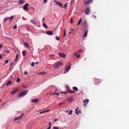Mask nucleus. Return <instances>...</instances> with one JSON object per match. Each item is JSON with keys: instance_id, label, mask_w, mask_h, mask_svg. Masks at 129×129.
I'll return each instance as SVG.
<instances>
[{"instance_id": "obj_1", "label": "nucleus", "mask_w": 129, "mask_h": 129, "mask_svg": "<svg viewBox=\"0 0 129 129\" xmlns=\"http://www.w3.org/2000/svg\"><path fill=\"white\" fill-rule=\"evenodd\" d=\"M62 66V63L61 61L56 62L54 64V69H57Z\"/></svg>"}, {"instance_id": "obj_2", "label": "nucleus", "mask_w": 129, "mask_h": 129, "mask_svg": "<svg viewBox=\"0 0 129 129\" xmlns=\"http://www.w3.org/2000/svg\"><path fill=\"white\" fill-rule=\"evenodd\" d=\"M28 91L27 90H25L22 92L20 94L18 95V96L19 98L20 97H23L27 93Z\"/></svg>"}, {"instance_id": "obj_3", "label": "nucleus", "mask_w": 129, "mask_h": 129, "mask_svg": "<svg viewBox=\"0 0 129 129\" xmlns=\"http://www.w3.org/2000/svg\"><path fill=\"white\" fill-rule=\"evenodd\" d=\"M93 0H88L87 1H85L84 2V4L85 5L87 4H89L92 2Z\"/></svg>"}, {"instance_id": "obj_4", "label": "nucleus", "mask_w": 129, "mask_h": 129, "mask_svg": "<svg viewBox=\"0 0 129 129\" xmlns=\"http://www.w3.org/2000/svg\"><path fill=\"white\" fill-rule=\"evenodd\" d=\"M89 101L88 99H86L83 101V103H84L83 106L84 107H86Z\"/></svg>"}, {"instance_id": "obj_5", "label": "nucleus", "mask_w": 129, "mask_h": 129, "mask_svg": "<svg viewBox=\"0 0 129 129\" xmlns=\"http://www.w3.org/2000/svg\"><path fill=\"white\" fill-rule=\"evenodd\" d=\"M90 11V9L89 7H87V8L85 9V14L86 15H87L89 14Z\"/></svg>"}, {"instance_id": "obj_6", "label": "nucleus", "mask_w": 129, "mask_h": 129, "mask_svg": "<svg viewBox=\"0 0 129 129\" xmlns=\"http://www.w3.org/2000/svg\"><path fill=\"white\" fill-rule=\"evenodd\" d=\"M29 6V4L28 3L26 4L23 7V9L25 10H28V7Z\"/></svg>"}, {"instance_id": "obj_7", "label": "nucleus", "mask_w": 129, "mask_h": 129, "mask_svg": "<svg viewBox=\"0 0 129 129\" xmlns=\"http://www.w3.org/2000/svg\"><path fill=\"white\" fill-rule=\"evenodd\" d=\"M81 24L82 25L84 26V28H86L87 27L86 21L85 20H84Z\"/></svg>"}, {"instance_id": "obj_8", "label": "nucleus", "mask_w": 129, "mask_h": 129, "mask_svg": "<svg viewBox=\"0 0 129 129\" xmlns=\"http://www.w3.org/2000/svg\"><path fill=\"white\" fill-rule=\"evenodd\" d=\"M58 55L60 57L62 58H64L66 56V55L65 54L61 52H59L58 53Z\"/></svg>"}, {"instance_id": "obj_9", "label": "nucleus", "mask_w": 129, "mask_h": 129, "mask_svg": "<svg viewBox=\"0 0 129 129\" xmlns=\"http://www.w3.org/2000/svg\"><path fill=\"white\" fill-rule=\"evenodd\" d=\"M24 114L23 113L22 114V115H21L19 116L18 117H16L15 118V120H19L21 119V118L22 117Z\"/></svg>"}, {"instance_id": "obj_10", "label": "nucleus", "mask_w": 129, "mask_h": 129, "mask_svg": "<svg viewBox=\"0 0 129 129\" xmlns=\"http://www.w3.org/2000/svg\"><path fill=\"white\" fill-rule=\"evenodd\" d=\"M53 32L51 31H48L46 32L47 34L50 35H52L53 34Z\"/></svg>"}, {"instance_id": "obj_11", "label": "nucleus", "mask_w": 129, "mask_h": 129, "mask_svg": "<svg viewBox=\"0 0 129 129\" xmlns=\"http://www.w3.org/2000/svg\"><path fill=\"white\" fill-rule=\"evenodd\" d=\"M30 22L34 24H35L36 23V22L35 19H32L30 20Z\"/></svg>"}, {"instance_id": "obj_12", "label": "nucleus", "mask_w": 129, "mask_h": 129, "mask_svg": "<svg viewBox=\"0 0 129 129\" xmlns=\"http://www.w3.org/2000/svg\"><path fill=\"white\" fill-rule=\"evenodd\" d=\"M24 2V0H19L18 3L19 4H22Z\"/></svg>"}, {"instance_id": "obj_13", "label": "nucleus", "mask_w": 129, "mask_h": 129, "mask_svg": "<svg viewBox=\"0 0 129 129\" xmlns=\"http://www.w3.org/2000/svg\"><path fill=\"white\" fill-rule=\"evenodd\" d=\"M56 3L59 6H60L62 7V5L61 3L59 2H58L57 1L56 2Z\"/></svg>"}, {"instance_id": "obj_14", "label": "nucleus", "mask_w": 129, "mask_h": 129, "mask_svg": "<svg viewBox=\"0 0 129 129\" xmlns=\"http://www.w3.org/2000/svg\"><path fill=\"white\" fill-rule=\"evenodd\" d=\"M31 101L34 102H37L38 101V99H34L32 100Z\"/></svg>"}, {"instance_id": "obj_15", "label": "nucleus", "mask_w": 129, "mask_h": 129, "mask_svg": "<svg viewBox=\"0 0 129 129\" xmlns=\"http://www.w3.org/2000/svg\"><path fill=\"white\" fill-rule=\"evenodd\" d=\"M70 66H68L67 67L66 69V71L67 72H68L70 69Z\"/></svg>"}, {"instance_id": "obj_16", "label": "nucleus", "mask_w": 129, "mask_h": 129, "mask_svg": "<svg viewBox=\"0 0 129 129\" xmlns=\"http://www.w3.org/2000/svg\"><path fill=\"white\" fill-rule=\"evenodd\" d=\"M67 100L71 102H72L73 100V98L72 97H71L69 98H67Z\"/></svg>"}, {"instance_id": "obj_17", "label": "nucleus", "mask_w": 129, "mask_h": 129, "mask_svg": "<svg viewBox=\"0 0 129 129\" xmlns=\"http://www.w3.org/2000/svg\"><path fill=\"white\" fill-rule=\"evenodd\" d=\"M24 45L25 47L27 48H28L29 47L28 44L26 42L24 43Z\"/></svg>"}, {"instance_id": "obj_18", "label": "nucleus", "mask_w": 129, "mask_h": 129, "mask_svg": "<svg viewBox=\"0 0 129 129\" xmlns=\"http://www.w3.org/2000/svg\"><path fill=\"white\" fill-rule=\"evenodd\" d=\"M75 113L76 114L78 115L80 113H81V111L80 110H77L76 111H75Z\"/></svg>"}, {"instance_id": "obj_19", "label": "nucleus", "mask_w": 129, "mask_h": 129, "mask_svg": "<svg viewBox=\"0 0 129 129\" xmlns=\"http://www.w3.org/2000/svg\"><path fill=\"white\" fill-rule=\"evenodd\" d=\"M25 53H27V52L26 51L23 50L22 51V53L23 55L24 56H25Z\"/></svg>"}, {"instance_id": "obj_20", "label": "nucleus", "mask_w": 129, "mask_h": 129, "mask_svg": "<svg viewBox=\"0 0 129 129\" xmlns=\"http://www.w3.org/2000/svg\"><path fill=\"white\" fill-rule=\"evenodd\" d=\"M68 92H70L71 93H74L75 91L73 90L68 91H67Z\"/></svg>"}, {"instance_id": "obj_21", "label": "nucleus", "mask_w": 129, "mask_h": 129, "mask_svg": "<svg viewBox=\"0 0 129 129\" xmlns=\"http://www.w3.org/2000/svg\"><path fill=\"white\" fill-rule=\"evenodd\" d=\"M46 74V72H40L39 73V74H42L43 75H45Z\"/></svg>"}, {"instance_id": "obj_22", "label": "nucleus", "mask_w": 129, "mask_h": 129, "mask_svg": "<svg viewBox=\"0 0 129 129\" xmlns=\"http://www.w3.org/2000/svg\"><path fill=\"white\" fill-rule=\"evenodd\" d=\"M73 89L75 91H77L78 90V88L76 87H73Z\"/></svg>"}, {"instance_id": "obj_23", "label": "nucleus", "mask_w": 129, "mask_h": 129, "mask_svg": "<svg viewBox=\"0 0 129 129\" xmlns=\"http://www.w3.org/2000/svg\"><path fill=\"white\" fill-rule=\"evenodd\" d=\"M49 111L48 110H46V111H42V112H40V114L43 113H45L47 112H48Z\"/></svg>"}, {"instance_id": "obj_24", "label": "nucleus", "mask_w": 129, "mask_h": 129, "mask_svg": "<svg viewBox=\"0 0 129 129\" xmlns=\"http://www.w3.org/2000/svg\"><path fill=\"white\" fill-rule=\"evenodd\" d=\"M12 83V81L11 80H9V81L7 82V84H6V85H8L10 84H11Z\"/></svg>"}, {"instance_id": "obj_25", "label": "nucleus", "mask_w": 129, "mask_h": 129, "mask_svg": "<svg viewBox=\"0 0 129 129\" xmlns=\"http://www.w3.org/2000/svg\"><path fill=\"white\" fill-rule=\"evenodd\" d=\"M17 90L16 89H15L13 91H12L11 92V94H13L16 93L17 91Z\"/></svg>"}, {"instance_id": "obj_26", "label": "nucleus", "mask_w": 129, "mask_h": 129, "mask_svg": "<svg viewBox=\"0 0 129 129\" xmlns=\"http://www.w3.org/2000/svg\"><path fill=\"white\" fill-rule=\"evenodd\" d=\"M87 30H86V31L85 34H84L83 37H85L86 36L87 34Z\"/></svg>"}, {"instance_id": "obj_27", "label": "nucleus", "mask_w": 129, "mask_h": 129, "mask_svg": "<svg viewBox=\"0 0 129 129\" xmlns=\"http://www.w3.org/2000/svg\"><path fill=\"white\" fill-rule=\"evenodd\" d=\"M82 19L81 18L80 19V20H79L78 21V24H77V25H78L81 22V21H82Z\"/></svg>"}, {"instance_id": "obj_28", "label": "nucleus", "mask_w": 129, "mask_h": 129, "mask_svg": "<svg viewBox=\"0 0 129 129\" xmlns=\"http://www.w3.org/2000/svg\"><path fill=\"white\" fill-rule=\"evenodd\" d=\"M43 25L45 28H48L46 24L45 23H43Z\"/></svg>"}, {"instance_id": "obj_29", "label": "nucleus", "mask_w": 129, "mask_h": 129, "mask_svg": "<svg viewBox=\"0 0 129 129\" xmlns=\"http://www.w3.org/2000/svg\"><path fill=\"white\" fill-rule=\"evenodd\" d=\"M72 111H73L72 110H70L69 113H68V114H72Z\"/></svg>"}, {"instance_id": "obj_30", "label": "nucleus", "mask_w": 129, "mask_h": 129, "mask_svg": "<svg viewBox=\"0 0 129 129\" xmlns=\"http://www.w3.org/2000/svg\"><path fill=\"white\" fill-rule=\"evenodd\" d=\"M66 35V29H64V37H65V35Z\"/></svg>"}, {"instance_id": "obj_31", "label": "nucleus", "mask_w": 129, "mask_h": 129, "mask_svg": "<svg viewBox=\"0 0 129 129\" xmlns=\"http://www.w3.org/2000/svg\"><path fill=\"white\" fill-rule=\"evenodd\" d=\"M64 102H61L60 103H59L58 104V105H59V106H61V105L63 104H64Z\"/></svg>"}, {"instance_id": "obj_32", "label": "nucleus", "mask_w": 129, "mask_h": 129, "mask_svg": "<svg viewBox=\"0 0 129 129\" xmlns=\"http://www.w3.org/2000/svg\"><path fill=\"white\" fill-rule=\"evenodd\" d=\"M18 58V54H17L16 55V56L15 59L14 61H15L17 60V59Z\"/></svg>"}, {"instance_id": "obj_33", "label": "nucleus", "mask_w": 129, "mask_h": 129, "mask_svg": "<svg viewBox=\"0 0 129 129\" xmlns=\"http://www.w3.org/2000/svg\"><path fill=\"white\" fill-rule=\"evenodd\" d=\"M31 66L33 67H34V62H32L31 64Z\"/></svg>"}, {"instance_id": "obj_34", "label": "nucleus", "mask_w": 129, "mask_h": 129, "mask_svg": "<svg viewBox=\"0 0 129 129\" xmlns=\"http://www.w3.org/2000/svg\"><path fill=\"white\" fill-rule=\"evenodd\" d=\"M68 5V4L67 3H66L64 5V7L65 8H66L67 7V6Z\"/></svg>"}, {"instance_id": "obj_35", "label": "nucleus", "mask_w": 129, "mask_h": 129, "mask_svg": "<svg viewBox=\"0 0 129 129\" xmlns=\"http://www.w3.org/2000/svg\"><path fill=\"white\" fill-rule=\"evenodd\" d=\"M17 26L16 25H15L13 27L14 29H16L17 28Z\"/></svg>"}, {"instance_id": "obj_36", "label": "nucleus", "mask_w": 129, "mask_h": 129, "mask_svg": "<svg viewBox=\"0 0 129 129\" xmlns=\"http://www.w3.org/2000/svg\"><path fill=\"white\" fill-rule=\"evenodd\" d=\"M20 81V79L19 78H18L16 80V82H18Z\"/></svg>"}, {"instance_id": "obj_37", "label": "nucleus", "mask_w": 129, "mask_h": 129, "mask_svg": "<svg viewBox=\"0 0 129 129\" xmlns=\"http://www.w3.org/2000/svg\"><path fill=\"white\" fill-rule=\"evenodd\" d=\"M95 84L96 85H97L99 84V82L98 81L96 82V81H95Z\"/></svg>"}, {"instance_id": "obj_38", "label": "nucleus", "mask_w": 129, "mask_h": 129, "mask_svg": "<svg viewBox=\"0 0 129 129\" xmlns=\"http://www.w3.org/2000/svg\"><path fill=\"white\" fill-rule=\"evenodd\" d=\"M9 18V17H8L6 18H4V21H5L6 20H7Z\"/></svg>"}, {"instance_id": "obj_39", "label": "nucleus", "mask_w": 129, "mask_h": 129, "mask_svg": "<svg viewBox=\"0 0 129 129\" xmlns=\"http://www.w3.org/2000/svg\"><path fill=\"white\" fill-rule=\"evenodd\" d=\"M53 129H59L58 127H53Z\"/></svg>"}, {"instance_id": "obj_40", "label": "nucleus", "mask_w": 129, "mask_h": 129, "mask_svg": "<svg viewBox=\"0 0 129 129\" xmlns=\"http://www.w3.org/2000/svg\"><path fill=\"white\" fill-rule=\"evenodd\" d=\"M55 39L56 40H59V38L57 36H56L55 37Z\"/></svg>"}, {"instance_id": "obj_41", "label": "nucleus", "mask_w": 129, "mask_h": 129, "mask_svg": "<svg viewBox=\"0 0 129 129\" xmlns=\"http://www.w3.org/2000/svg\"><path fill=\"white\" fill-rule=\"evenodd\" d=\"M8 62L9 60H6L5 61V63H8Z\"/></svg>"}, {"instance_id": "obj_42", "label": "nucleus", "mask_w": 129, "mask_h": 129, "mask_svg": "<svg viewBox=\"0 0 129 129\" xmlns=\"http://www.w3.org/2000/svg\"><path fill=\"white\" fill-rule=\"evenodd\" d=\"M24 74L25 75H27L28 74V73L26 71H25L24 72Z\"/></svg>"}, {"instance_id": "obj_43", "label": "nucleus", "mask_w": 129, "mask_h": 129, "mask_svg": "<svg viewBox=\"0 0 129 129\" xmlns=\"http://www.w3.org/2000/svg\"><path fill=\"white\" fill-rule=\"evenodd\" d=\"M3 48V46L2 45L0 44V49H1Z\"/></svg>"}, {"instance_id": "obj_44", "label": "nucleus", "mask_w": 129, "mask_h": 129, "mask_svg": "<svg viewBox=\"0 0 129 129\" xmlns=\"http://www.w3.org/2000/svg\"><path fill=\"white\" fill-rule=\"evenodd\" d=\"M61 93H63V94H67V92H61Z\"/></svg>"}, {"instance_id": "obj_45", "label": "nucleus", "mask_w": 129, "mask_h": 129, "mask_svg": "<svg viewBox=\"0 0 129 129\" xmlns=\"http://www.w3.org/2000/svg\"><path fill=\"white\" fill-rule=\"evenodd\" d=\"M49 127H51V123L50 122H49Z\"/></svg>"}, {"instance_id": "obj_46", "label": "nucleus", "mask_w": 129, "mask_h": 129, "mask_svg": "<svg viewBox=\"0 0 129 129\" xmlns=\"http://www.w3.org/2000/svg\"><path fill=\"white\" fill-rule=\"evenodd\" d=\"M13 17V16H11L10 17V19H12Z\"/></svg>"}, {"instance_id": "obj_47", "label": "nucleus", "mask_w": 129, "mask_h": 129, "mask_svg": "<svg viewBox=\"0 0 129 129\" xmlns=\"http://www.w3.org/2000/svg\"><path fill=\"white\" fill-rule=\"evenodd\" d=\"M47 0H44V3H46L47 2Z\"/></svg>"}, {"instance_id": "obj_48", "label": "nucleus", "mask_w": 129, "mask_h": 129, "mask_svg": "<svg viewBox=\"0 0 129 129\" xmlns=\"http://www.w3.org/2000/svg\"><path fill=\"white\" fill-rule=\"evenodd\" d=\"M58 120V119H56V118H55V120H54V122H56V121H57V120Z\"/></svg>"}, {"instance_id": "obj_49", "label": "nucleus", "mask_w": 129, "mask_h": 129, "mask_svg": "<svg viewBox=\"0 0 129 129\" xmlns=\"http://www.w3.org/2000/svg\"><path fill=\"white\" fill-rule=\"evenodd\" d=\"M53 94H57V95H59V93H53Z\"/></svg>"}, {"instance_id": "obj_50", "label": "nucleus", "mask_w": 129, "mask_h": 129, "mask_svg": "<svg viewBox=\"0 0 129 129\" xmlns=\"http://www.w3.org/2000/svg\"><path fill=\"white\" fill-rule=\"evenodd\" d=\"M80 55L78 54L77 55V57L78 58L79 57H80Z\"/></svg>"}, {"instance_id": "obj_51", "label": "nucleus", "mask_w": 129, "mask_h": 129, "mask_svg": "<svg viewBox=\"0 0 129 129\" xmlns=\"http://www.w3.org/2000/svg\"><path fill=\"white\" fill-rule=\"evenodd\" d=\"M78 108H78H78H77L76 109H75V111H77V110H78Z\"/></svg>"}, {"instance_id": "obj_52", "label": "nucleus", "mask_w": 129, "mask_h": 129, "mask_svg": "<svg viewBox=\"0 0 129 129\" xmlns=\"http://www.w3.org/2000/svg\"><path fill=\"white\" fill-rule=\"evenodd\" d=\"M13 62H12V63H11V65H10V66H11L13 64Z\"/></svg>"}, {"instance_id": "obj_53", "label": "nucleus", "mask_w": 129, "mask_h": 129, "mask_svg": "<svg viewBox=\"0 0 129 129\" xmlns=\"http://www.w3.org/2000/svg\"><path fill=\"white\" fill-rule=\"evenodd\" d=\"M23 87L24 88H26V86H24V85L23 86Z\"/></svg>"}, {"instance_id": "obj_54", "label": "nucleus", "mask_w": 129, "mask_h": 129, "mask_svg": "<svg viewBox=\"0 0 129 129\" xmlns=\"http://www.w3.org/2000/svg\"><path fill=\"white\" fill-rule=\"evenodd\" d=\"M2 58V56L1 54H0V59H1Z\"/></svg>"}, {"instance_id": "obj_55", "label": "nucleus", "mask_w": 129, "mask_h": 129, "mask_svg": "<svg viewBox=\"0 0 129 129\" xmlns=\"http://www.w3.org/2000/svg\"><path fill=\"white\" fill-rule=\"evenodd\" d=\"M50 128H51V127L49 126V127L47 128V129H50Z\"/></svg>"}, {"instance_id": "obj_56", "label": "nucleus", "mask_w": 129, "mask_h": 129, "mask_svg": "<svg viewBox=\"0 0 129 129\" xmlns=\"http://www.w3.org/2000/svg\"><path fill=\"white\" fill-rule=\"evenodd\" d=\"M68 112V110H66V113H67Z\"/></svg>"}, {"instance_id": "obj_57", "label": "nucleus", "mask_w": 129, "mask_h": 129, "mask_svg": "<svg viewBox=\"0 0 129 129\" xmlns=\"http://www.w3.org/2000/svg\"><path fill=\"white\" fill-rule=\"evenodd\" d=\"M72 19H71L70 21V22H72Z\"/></svg>"}, {"instance_id": "obj_58", "label": "nucleus", "mask_w": 129, "mask_h": 129, "mask_svg": "<svg viewBox=\"0 0 129 129\" xmlns=\"http://www.w3.org/2000/svg\"><path fill=\"white\" fill-rule=\"evenodd\" d=\"M81 51H82V50H80L79 51V53L81 52Z\"/></svg>"}, {"instance_id": "obj_59", "label": "nucleus", "mask_w": 129, "mask_h": 129, "mask_svg": "<svg viewBox=\"0 0 129 129\" xmlns=\"http://www.w3.org/2000/svg\"><path fill=\"white\" fill-rule=\"evenodd\" d=\"M39 63L38 62H36V63H35V64H37V63Z\"/></svg>"}, {"instance_id": "obj_60", "label": "nucleus", "mask_w": 129, "mask_h": 129, "mask_svg": "<svg viewBox=\"0 0 129 129\" xmlns=\"http://www.w3.org/2000/svg\"><path fill=\"white\" fill-rule=\"evenodd\" d=\"M71 31H70L69 32V34H71Z\"/></svg>"}, {"instance_id": "obj_61", "label": "nucleus", "mask_w": 129, "mask_h": 129, "mask_svg": "<svg viewBox=\"0 0 129 129\" xmlns=\"http://www.w3.org/2000/svg\"><path fill=\"white\" fill-rule=\"evenodd\" d=\"M73 1L74 0H72L71 1V3H72Z\"/></svg>"}, {"instance_id": "obj_62", "label": "nucleus", "mask_w": 129, "mask_h": 129, "mask_svg": "<svg viewBox=\"0 0 129 129\" xmlns=\"http://www.w3.org/2000/svg\"><path fill=\"white\" fill-rule=\"evenodd\" d=\"M45 20V19L44 18H43V21H44Z\"/></svg>"}, {"instance_id": "obj_63", "label": "nucleus", "mask_w": 129, "mask_h": 129, "mask_svg": "<svg viewBox=\"0 0 129 129\" xmlns=\"http://www.w3.org/2000/svg\"><path fill=\"white\" fill-rule=\"evenodd\" d=\"M77 54V53H75L74 54V55H76V54Z\"/></svg>"}, {"instance_id": "obj_64", "label": "nucleus", "mask_w": 129, "mask_h": 129, "mask_svg": "<svg viewBox=\"0 0 129 129\" xmlns=\"http://www.w3.org/2000/svg\"><path fill=\"white\" fill-rule=\"evenodd\" d=\"M7 52H9V51L7 50Z\"/></svg>"}]
</instances>
